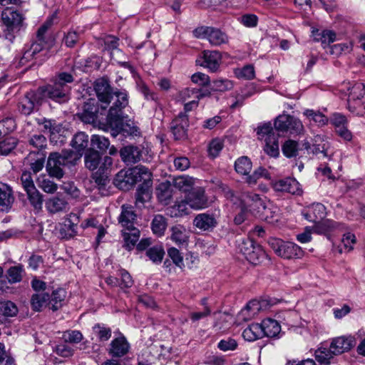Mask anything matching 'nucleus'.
Masks as SVG:
<instances>
[{
  "label": "nucleus",
  "instance_id": "1",
  "mask_svg": "<svg viewBox=\"0 0 365 365\" xmlns=\"http://www.w3.org/2000/svg\"><path fill=\"white\" fill-rule=\"evenodd\" d=\"M115 96L116 99L113 106L110 108L108 114L107 115V123L115 130L113 135L115 136L118 133L127 132L130 134H133L137 131L135 127H131L129 130L125 128L123 123L122 110L125 108L128 104V94L125 91H115L113 96Z\"/></svg>",
  "mask_w": 365,
  "mask_h": 365
},
{
  "label": "nucleus",
  "instance_id": "2",
  "mask_svg": "<svg viewBox=\"0 0 365 365\" xmlns=\"http://www.w3.org/2000/svg\"><path fill=\"white\" fill-rule=\"evenodd\" d=\"M73 77L68 73H61L53 80L52 84L38 88V91L42 98H49L55 101L63 103L69 99L71 86Z\"/></svg>",
  "mask_w": 365,
  "mask_h": 365
},
{
  "label": "nucleus",
  "instance_id": "3",
  "mask_svg": "<svg viewBox=\"0 0 365 365\" xmlns=\"http://www.w3.org/2000/svg\"><path fill=\"white\" fill-rule=\"evenodd\" d=\"M78 160L79 155L75 156L66 150L61 153H51L48 158L46 170L50 176L60 179L64 175V168L74 165Z\"/></svg>",
  "mask_w": 365,
  "mask_h": 365
},
{
  "label": "nucleus",
  "instance_id": "4",
  "mask_svg": "<svg viewBox=\"0 0 365 365\" xmlns=\"http://www.w3.org/2000/svg\"><path fill=\"white\" fill-rule=\"evenodd\" d=\"M258 139L264 141V151L270 157L276 158L279 155V134L270 123L264 124L257 128Z\"/></svg>",
  "mask_w": 365,
  "mask_h": 365
},
{
  "label": "nucleus",
  "instance_id": "5",
  "mask_svg": "<svg viewBox=\"0 0 365 365\" xmlns=\"http://www.w3.org/2000/svg\"><path fill=\"white\" fill-rule=\"evenodd\" d=\"M269 245L278 256L284 259L300 258L303 255L302 248L294 242L273 238L269 241Z\"/></svg>",
  "mask_w": 365,
  "mask_h": 365
},
{
  "label": "nucleus",
  "instance_id": "6",
  "mask_svg": "<svg viewBox=\"0 0 365 365\" xmlns=\"http://www.w3.org/2000/svg\"><path fill=\"white\" fill-rule=\"evenodd\" d=\"M193 34L198 38L207 39L211 45L215 46L227 43L229 41V38L225 33L214 27H197L194 30Z\"/></svg>",
  "mask_w": 365,
  "mask_h": 365
},
{
  "label": "nucleus",
  "instance_id": "7",
  "mask_svg": "<svg viewBox=\"0 0 365 365\" xmlns=\"http://www.w3.org/2000/svg\"><path fill=\"white\" fill-rule=\"evenodd\" d=\"M238 248L247 260L252 264L256 265L261 263L265 257L263 249L250 240H242L239 244Z\"/></svg>",
  "mask_w": 365,
  "mask_h": 365
},
{
  "label": "nucleus",
  "instance_id": "8",
  "mask_svg": "<svg viewBox=\"0 0 365 365\" xmlns=\"http://www.w3.org/2000/svg\"><path fill=\"white\" fill-rule=\"evenodd\" d=\"M242 204L247 207H253V209L259 210L262 207L264 210V220L269 224H274L278 221V215L269 216V213H272L269 209L267 210L264 201L260 198L259 195L252 192H245L242 195Z\"/></svg>",
  "mask_w": 365,
  "mask_h": 365
},
{
  "label": "nucleus",
  "instance_id": "9",
  "mask_svg": "<svg viewBox=\"0 0 365 365\" xmlns=\"http://www.w3.org/2000/svg\"><path fill=\"white\" fill-rule=\"evenodd\" d=\"M274 128L277 130L289 132L292 134L301 133L304 129V126L299 119L284 114L277 118L274 122Z\"/></svg>",
  "mask_w": 365,
  "mask_h": 365
},
{
  "label": "nucleus",
  "instance_id": "10",
  "mask_svg": "<svg viewBox=\"0 0 365 365\" xmlns=\"http://www.w3.org/2000/svg\"><path fill=\"white\" fill-rule=\"evenodd\" d=\"M185 197L190 208L195 210L205 209L209 207L210 202L205 194V188L197 187L188 192Z\"/></svg>",
  "mask_w": 365,
  "mask_h": 365
},
{
  "label": "nucleus",
  "instance_id": "11",
  "mask_svg": "<svg viewBox=\"0 0 365 365\" xmlns=\"http://www.w3.org/2000/svg\"><path fill=\"white\" fill-rule=\"evenodd\" d=\"M94 90L98 101L102 103L101 108L104 110L110 103L113 91L109 81L106 78L97 79L93 84Z\"/></svg>",
  "mask_w": 365,
  "mask_h": 365
},
{
  "label": "nucleus",
  "instance_id": "12",
  "mask_svg": "<svg viewBox=\"0 0 365 365\" xmlns=\"http://www.w3.org/2000/svg\"><path fill=\"white\" fill-rule=\"evenodd\" d=\"M42 101L38 91L27 92L18 104V110L24 115H30Z\"/></svg>",
  "mask_w": 365,
  "mask_h": 365
},
{
  "label": "nucleus",
  "instance_id": "13",
  "mask_svg": "<svg viewBox=\"0 0 365 365\" xmlns=\"http://www.w3.org/2000/svg\"><path fill=\"white\" fill-rule=\"evenodd\" d=\"M1 19L4 24L7 28V31L13 34L19 31L24 20L20 13L9 9H5L2 12Z\"/></svg>",
  "mask_w": 365,
  "mask_h": 365
},
{
  "label": "nucleus",
  "instance_id": "14",
  "mask_svg": "<svg viewBox=\"0 0 365 365\" xmlns=\"http://www.w3.org/2000/svg\"><path fill=\"white\" fill-rule=\"evenodd\" d=\"M222 61V56L217 51H204L202 57L196 60L197 64L207 68L210 71H216Z\"/></svg>",
  "mask_w": 365,
  "mask_h": 365
},
{
  "label": "nucleus",
  "instance_id": "15",
  "mask_svg": "<svg viewBox=\"0 0 365 365\" xmlns=\"http://www.w3.org/2000/svg\"><path fill=\"white\" fill-rule=\"evenodd\" d=\"M189 126L188 117L186 114L180 113L170 123V130L175 139H184L187 135V129Z\"/></svg>",
  "mask_w": 365,
  "mask_h": 365
},
{
  "label": "nucleus",
  "instance_id": "16",
  "mask_svg": "<svg viewBox=\"0 0 365 365\" xmlns=\"http://www.w3.org/2000/svg\"><path fill=\"white\" fill-rule=\"evenodd\" d=\"M272 188L277 192H285L292 195H300L302 190L299 183L294 178H287L272 183Z\"/></svg>",
  "mask_w": 365,
  "mask_h": 365
},
{
  "label": "nucleus",
  "instance_id": "17",
  "mask_svg": "<svg viewBox=\"0 0 365 365\" xmlns=\"http://www.w3.org/2000/svg\"><path fill=\"white\" fill-rule=\"evenodd\" d=\"M356 343L355 338L351 336L336 337L332 339L330 344L331 352L336 354V355L341 354L349 351L356 345Z\"/></svg>",
  "mask_w": 365,
  "mask_h": 365
},
{
  "label": "nucleus",
  "instance_id": "18",
  "mask_svg": "<svg viewBox=\"0 0 365 365\" xmlns=\"http://www.w3.org/2000/svg\"><path fill=\"white\" fill-rule=\"evenodd\" d=\"M130 344L123 336H120L111 341L108 354L113 357H122L128 353Z\"/></svg>",
  "mask_w": 365,
  "mask_h": 365
},
{
  "label": "nucleus",
  "instance_id": "19",
  "mask_svg": "<svg viewBox=\"0 0 365 365\" xmlns=\"http://www.w3.org/2000/svg\"><path fill=\"white\" fill-rule=\"evenodd\" d=\"M15 197L11 187L0 182V211L8 212L12 207Z\"/></svg>",
  "mask_w": 365,
  "mask_h": 365
},
{
  "label": "nucleus",
  "instance_id": "20",
  "mask_svg": "<svg viewBox=\"0 0 365 365\" xmlns=\"http://www.w3.org/2000/svg\"><path fill=\"white\" fill-rule=\"evenodd\" d=\"M121 160L128 165L135 164L140 160L142 157L141 150L134 145L123 147L120 150Z\"/></svg>",
  "mask_w": 365,
  "mask_h": 365
},
{
  "label": "nucleus",
  "instance_id": "21",
  "mask_svg": "<svg viewBox=\"0 0 365 365\" xmlns=\"http://www.w3.org/2000/svg\"><path fill=\"white\" fill-rule=\"evenodd\" d=\"M71 145L74 150H66L68 153L79 155V159L81 158L83 153L88 145V135L83 132H78L74 135Z\"/></svg>",
  "mask_w": 365,
  "mask_h": 365
},
{
  "label": "nucleus",
  "instance_id": "22",
  "mask_svg": "<svg viewBox=\"0 0 365 365\" xmlns=\"http://www.w3.org/2000/svg\"><path fill=\"white\" fill-rule=\"evenodd\" d=\"M45 207L49 213L56 214L66 212L68 210V203L64 197L55 195L46 200Z\"/></svg>",
  "mask_w": 365,
  "mask_h": 365
},
{
  "label": "nucleus",
  "instance_id": "23",
  "mask_svg": "<svg viewBox=\"0 0 365 365\" xmlns=\"http://www.w3.org/2000/svg\"><path fill=\"white\" fill-rule=\"evenodd\" d=\"M344 228L343 224L329 220L319 221L312 227L314 232L324 235H328L335 230H343Z\"/></svg>",
  "mask_w": 365,
  "mask_h": 365
},
{
  "label": "nucleus",
  "instance_id": "24",
  "mask_svg": "<svg viewBox=\"0 0 365 365\" xmlns=\"http://www.w3.org/2000/svg\"><path fill=\"white\" fill-rule=\"evenodd\" d=\"M326 208L321 203H314L303 212L304 217L314 224L321 221L326 215Z\"/></svg>",
  "mask_w": 365,
  "mask_h": 365
},
{
  "label": "nucleus",
  "instance_id": "25",
  "mask_svg": "<svg viewBox=\"0 0 365 365\" xmlns=\"http://www.w3.org/2000/svg\"><path fill=\"white\" fill-rule=\"evenodd\" d=\"M118 221L124 229L135 227L134 225L136 221V215L132 206L128 205H122Z\"/></svg>",
  "mask_w": 365,
  "mask_h": 365
},
{
  "label": "nucleus",
  "instance_id": "26",
  "mask_svg": "<svg viewBox=\"0 0 365 365\" xmlns=\"http://www.w3.org/2000/svg\"><path fill=\"white\" fill-rule=\"evenodd\" d=\"M193 225L201 230L208 231L217 225V220L212 215L201 213L195 217Z\"/></svg>",
  "mask_w": 365,
  "mask_h": 365
},
{
  "label": "nucleus",
  "instance_id": "27",
  "mask_svg": "<svg viewBox=\"0 0 365 365\" xmlns=\"http://www.w3.org/2000/svg\"><path fill=\"white\" fill-rule=\"evenodd\" d=\"M44 163L45 154L40 152H31L24 159V164L29 165L34 173L43 169Z\"/></svg>",
  "mask_w": 365,
  "mask_h": 365
},
{
  "label": "nucleus",
  "instance_id": "28",
  "mask_svg": "<svg viewBox=\"0 0 365 365\" xmlns=\"http://www.w3.org/2000/svg\"><path fill=\"white\" fill-rule=\"evenodd\" d=\"M113 165V159L109 156L103 158L102 163H100L98 171L93 174V179L98 185H104L108 178V171Z\"/></svg>",
  "mask_w": 365,
  "mask_h": 365
},
{
  "label": "nucleus",
  "instance_id": "29",
  "mask_svg": "<svg viewBox=\"0 0 365 365\" xmlns=\"http://www.w3.org/2000/svg\"><path fill=\"white\" fill-rule=\"evenodd\" d=\"M170 239L178 245H187L190 237V232L182 225H178L171 229Z\"/></svg>",
  "mask_w": 365,
  "mask_h": 365
},
{
  "label": "nucleus",
  "instance_id": "30",
  "mask_svg": "<svg viewBox=\"0 0 365 365\" xmlns=\"http://www.w3.org/2000/svg\"><path fill=\"white\" fill-rule=\"evenodd\" d=\"M135 183L134 177L130 175V170H120L114 179V184L120 189H129Z\"/></svg>",
  "mask_w": 365,
  "mask_h": 365
},
{
  "label": "nucleus",
  "instance_id": "31",
  "mask_svg": "<svg viewBox=\"0 0 365 365\" xmlns=\"http://www.w3.org/2000/svg\"><path fill=\"white\" fill-rule=\"evenodd\" d=\"M312 147V153L313 154L323 153L324 157H329L331 155L329 152L330 144L322 135H317L314 136Z\"/></svg>",
  "mask_w": 365,
  "mask_h": 365
},
{
  "label": "nucleus",
  "instance_id": "32",
  "mask_svg": "<svg viewBox=\"0 0 365 365\" xmlns=\"http://www.w3.org/2000/svg\"><path fill=\"white\" fill-rule=\"evenodd\" d=\"M365 96V86L363 83H358L354 84L349 92L348 98V108L354 110L356 108L355 106V101L360 100V98H364Z\"/></svg>",
  "mask_w": 365,
  "mask_h": 365
},
{
  "label": "nucleus",
  "instance_id": "33",
  "mask_svg": "<svg viewBox=\"0 0 365 365\" xmlns=\"http://www.w3.org/2000/svg\"><path fill=\"white\" fill-rule=\"evenodd\" d=\"M122 235L125 242L124 247L128 250L133 249L140 237L139 230L136 227L123 229Z\"/></svg>",
  "mask_w": 365,
  "mask_h": 365
},
{
  "label": "nucleus",
  "instance_id": "34",
  "mask_svg": "<svg viewBox=\"0 0 365 365\" xmlns=\"http://www.w3.org/2000/svg\"><path fill=\"white\" fill-rule=\"evenodd\" d=\"M49 300L50 296L47 292H36L31 297V305L34 311L40 312L43 308L46 307L48 304H50Z\"/></svg>",
  "mask_w": 365,
  "mask_h": 365
},
{
  "label": "nucleus",
  "instance_id": "35",
  "mask_svg": "<svg viewBox=\"0 0 365 365\" xmlns=\"http://www.w3.org/2000/svg\"><path fill=\"white\" fill-rule=\"evenodd\" d=\"M80 119L86 123H93L96 121L98 115L96 106L91 103H86L83 106L82 112L78 114Z\"/></svg>",
  "mask_w": 365,
  "mask_h": 365
},
{
  "label": "nucleus",
  "instance_id": "36",
  "mask_svg": "<svg viewBox=\"0 0 365 365\" xmlns=\"http://www.w3.org/2000/svg\"><path fill=\"white\" fill-rule=\"evenodd\" d=\"M190 208L187 199L176 201L175 204L168 208L169 214L172 217H180L190 213Z\"/></svg>",
  "mask_w": 365,
  "mask_h": 365
},
{
  "label": "nucleus",
  "instance_id": "37",
  "mask_svg": "<svg viewBox=\"0 0 365 365\" xmlns=\"http://www.w3.org/2000/svg\"><path fill=\"white\" fill-rule=\"evenodd\" d=\"M262 329H263L264 336L274 337L281 331L279 324L274 319H266L261 323Z\"/></svg>",
  "mask_w": 365,
  "mask_h": 365
},
{
  "label": "nucleus",
  "instance_id": "38",
  "mask_svg": "<svg viewBox=\"0 0 365 365\" xmlns=\"http://www.w3.org/2000/svg\"><path fill=\"white\" fill-rule=\"evenodd\" d=\"M195 185V178L188 175H180L173 180V186L179 190L188 192Z\"/></svg>",
  "mask_w": 365,
  "mask_h": 365
},
{
  "label": "nucleus",
  "instance_id": "39",
  "mask_svg": "<svg viewBox=\"0 0 365 365\" xmlns=\"http://www.w3.org/2000/svg\"><path fill=\"white\" fill-rule=\"evenodd\" d=\"M243 338L249 341H253L264 336L261 324H252L242 332Z\"/></svg>",
  "mask_w": 365,
  "mask_h": 365
},
{
  "label": "nucleus",
  "instance_id": "40",
  "mask_svg": "<svg viewBox=\"0 0 365 365\" xmlns=\"http://www.w3.org/2000/svg\"><path fill=\"white\" fill-rule=\"evenodd\" d=\"M43 42L37 40V41L32 43L30 48L24 52L20 63L25 64L33 58L37 59L38 53L43 50Z\"/></svg>",
  "mask_w": 365,
  "mask_h": 365
},
{
  "label": "nucleus",
  "instance_id": "41",
  "mask_svg": "<svg viewBox=\"0 0 365 365\" xmlns=\"http://www.w3.org/2000/svg\"><path fill=\"white\" fill-rule=\"evenodd\" d=\"M130 175L134 177L135 182L144 181L146 183L151 182L152 173L150 170L143 165H138L130 169Z\"/></svg>",
  "mask_w": 365,
  "mask_h": 365
},
{
  "label": "nucleus",
  "instance_id": "42",
  "mask_svg": "<svg viewBox=\"0 0 365 365\" xmlns=\"http://www.w3.org/2000/svg\"><path fill=\"white\" fill-rule=\"evenodd\" d=\"M156 195L158 200L164 203H168L173 196L172 185L169 181H165L156 187Z\"/></svg>",
  "mask_w": 365,
  "mask_h": 365
},
{
  "label": "nucleus",
  "instance_id": "43",
  "mask_svg": "<svg viewBox=\"0 0 365 365\" xmlns=\"http://www.w3.org/2000/svg\"><path fill=\"white\" fill-rule=\"evenodd\" d=\"M315 358L316 360L320 363L324 364H329L331 360L336 356V354L331 352V346L329 349H327L324 347H320L315 351Z\"/></svg>",
  "mask_w": 365,
  "mask_h": 365
},
{
  "label": "nucleus",
  "instance_id": "44",
  "mask_svg": "<svg viewBox=\"0 0 365 365\" xmlns=\"http://www.w3.org/2000/svg\"><path fill=\"white\" fill-rule=\"evenodd\" d=\"M100 153L94 150H90L85 156V165L91 170H96L101 162Z\"/></svg>",
  "mask_w": 365,
  "mask_h": 365
},
{
  "label": "nucleus",
  "instance_id": "45",
  "mask_svg": "<svg viewBox=\"0 0 365 365\" xmlns=\"http://www.w3.org/2000/svg\"><path fill=\"white\" fill-rule=\"evenodd\" d=\"M152 230L157 236H162L167 227L166 219L161 215H157L152 221Z\"/></svg>",
  "mask_w": 365,
  "mask_h": 365
},
{
  "label": "nucleus",
  "instance_id": "46",
  "mask_svg": "<svg viewBox=\"0 0 365 365\" xmlns=\"http://www.w3.org/2000/svg\"><path fill=\"white\" fill-rule=\"evenodd\" d=\"M252 162L251 160L245 156L241 157L238 158L235 161V168L237 173L243 175H247L250 173L252 170Z\"/></svg>",
  "mask_w": 365,
  "mask_h": 365
},
{
  "label": "nucleus",
  "instance_id": "47",
  "mask_svg": "<svg viewBox=\"0 0 365 365\" xmlns=\"http://www.w3.org/2000/svg\"><path fill=\"white\" fill-rule=\"evenodd\" d=\"M304 115L310 120L314 121L319 126H324L329 122V118L319 111L307 109L304 110Z\"/></svg>",
  "mask_w": 365,
  "mask_h": 365
},
{
  "label": "nucleus",
  "instance_id": "48",
  "mask_svg": "<svg viewBox=\"0 0 365 365\" xmlns=\"http://www.w3.org/2000/svg\"><path fill=\"white\" fill-rule=\"evenodd\" d=\"M37 184L40 188L48 193H53L58 187L56 183L51 181L46 175H41L37 178Z\"/></svg>",
  "mask_w": 365,
  "mask_h": 365
},
{
  "label": "nucleus",
  "instance_id": "49",
  "mask_svg": "<svg viewBox=\"0 0 365 365\" xmlns=\"http://www.w3.org/2000/svg\"><path fill=\"white\" fill-rule=\"evenodd\" d=\"M23 266L19 264L10 267L7 270V279L10 283H16L21 281L23 277Z\"/></svg>",
  "mask_w": 365,
  "mask_h": 365
},
{
  "label": "nucleus",
  "instance_id": "50",
  "mask_svg": "<svg viewBox=\"0 0 365 365\" xmlns=\"http://www.w3.org/2000/svg\"><path fill=\"white\" fill-rule=\"evenodd\" d=\"M356 243V236L351 232H346L343 235L341 239V245L343 247L339 249V252H350L354 249V245Z\"/></svg>",
  "mask_w": 365,
  "mask_h": 365
},
{
  "label": "nucleus",
  "instance_id": "51",
  "mask_svg": "<svg viewBox=\"0 0 365 365\" xmlns=\"http://www.w3.org/2000/svg\"><path fill=\"white\" fill-rule=\"evenodd\" d=\"M91 145L102 152L109 148L110 141L108 138L100 135H93L91 138Z\"/></svg>",
  "mask_w": 365,
  "mask_h": 365
},
{
  "label": "nucleus",
  "instance_id": "52",
  "mask_svg": "<svg viewBox=\"0 0 365 365\" xmlns=\"http://www.w3.org/2000/svg\"><path fill=\"white\" fill-rule=\"evenodd\" d=\"M66 298V291L63 289H58L52 292L50 297L49 302L52 304L51 309L53 311L57 310L61 306V302Z\"/></svg>",
  "mask_w": 365,
  "mask_h": 365
},
{
  "label": "nucleus",
  "instance_id": "53",
  "mask_svg": "<svg viewBox=\"0 0 365 365\" xmlns=\"http://www.w3.org/2000/svg\"><path fill=\"white\" fill-rule=\"evenodd\" d=\"M28 199L31 205L36 210H40L42 208L43 198L42 195L38 191L36 188L26 192Z\"/></svg>",
  "mask_w": 365,
  "mask_h": 365
},
{
  "label": "nucleus",
  "instance_id": "54",
  "mask_svg": "<svg viewBox=\"0 0 365 365\" xmlns=\"http://www.w3.org/2000/svg\"><path fill=\"white\" fill-rule=\"evenodd\" d=\"M314 40L317 41H322L323 44H329L336 39V34L334 32L329 30H324L319 33L317 31L316 34L313 31Z\"/></svg>",
  "mask_w": 365,
  "mask_h": 365
},
{
  "label": "nucleus",
  "instance_id": "55",
  "mask_svg": "<svg viewBox=\"0 0 365 365\" xmlns=\"http://www.w3.org/2000/svg\"><path fill=\"white\" fill-rule=\"evenodd\" d=\"M18 308L14 303L10 301L0 303V312L5 317H12L17 314Z\"/></svg>",
  "mask_w": 365,
  "mask_h": 365
},
{
  "label": "nucleus",
  "instance_id": "56",
  "mask_svg": "<svg viewBox=\"0 0 365 365\" xmlns=\"http://www.w3.org/2000/svg\"><path fill=\"white\" fill-rule=\"evenodd\" d=\"M283 154L287 158L296 156L298 152V143L292 140H287L282 147Z\"/></svg>",
  "mask_w": 365,
  "mask_h": 365
},
{
  "label": "nucleus",
  "instance_id": "57",
  "mask_svg": "<svg viewBox=\"0 0 365 365\" xmlns=\"http://www.w3.org/2000/svg\"><path fill=\"white\" fill-rule=\"evenodd\" d=\"M259 309L260 305L258 301L252 300L242 310L241 314L247 318H252L259 312Z\"/></svg>",
  "mask_w": 365,
  "mask_h": 365
},
{
  "label": "nucleus",
  "instance_id": "58",
  "mask_svg": "<svg viewBox=\"0 0 365 365\" xmlns=\"http://www.w3.org/2000/svg\"><path fill=\"white\" fill-rule=\"evenodd\" d=\"M17 145V140L10 137L0 142V154L6 155L14 149Z\"/></svg>",
  "mask_w": 365,
  "mask_h": 365
},
{
  "label": "nucleus",
  "instance_id": "59",
  "mask_svg": "<svg viewBox=\"0 0 365 365\" xmlns=\"http://www.w3.org/2000/svg\"><path fill=\"white\" fill-rule=\"evenodd\" d=\"M165 252L161 247H153L146 252L147 256L155 263L161 262Z\"/></svg>",
  "mask_w": 365,
  "mask_h": 365
},
{
  "label": "nucleus",
  "instance_id": "60",
  "mask_svg": "<svg viewBox=\"0 0 365 365\" xmlns=\"http://www.w3.org/2000/svg\"><path fill=\"white\" fill-rule=\"evenodd\" d=\"M93 331L101 341H108L111 336V329L104 325H95Z\"/></svg>",
  "mask_w": 365,
  "mask_h": 365
},
{
  "label": "nucleus",
  "instance_id": "61",
  "mask_svg": "<svg viewBox=\"0 0 365 365\" xmlns=\"http://www.w3.org/2000/svg\"><path fill=\"white\" fill-rule=\"evenodd\" d=\"M168 255L173 260V263L179 267L184 266L183 257L180 251L175 247H170L168 250Z\"/></svg>",
  "mask_w": 365,
  "mask_h": 365
},
{
  "label": "nucleus",
  "instance_id": "62",
  "mask_svg": "<svg viewBox=\"0 0 365 365\" xmlns=\"http://www.w3.org/2000/svg\"><path fill=\"white\" fill-rule=\"evenodd\" d=\"M21 181L24 190L27 192L36 188L31 173L25 171L22 173Z\"/></svg>",
  "mask_w": 365,
  "mask_h": 365
},
{
  "label": "nucleus",
  "instance_id": "63",
  "mask_svg": "<svg viewBox=\"0 0 365 365\" xmlns=\"http://www.w3.org/2000/svg\"><path fill=\"white\" fill-rule=\"evenodd\" d=\"M232 88V83L229 80L219 79L213 81L212 88L216 91L223 92Z\"/></svg>",
  "mask_w": 365,
  "mask_h": 365
},
{
  "label": "nucleus",
  "instance_id": "64",
  "mask_svg": "<svg viewBox=\"0 0 365 365\" xmlns=\"http://www.w3.org/2000/svg\"><path fill=\"white\" fill-rule=\"evenodd\" d=\"M223 148L222 142L219 139L212 140L208 147L209 155L215 158H216Z\"/></svg>",
  "mask_w": 365,
  "mask_h": 365
}]
</instances>
